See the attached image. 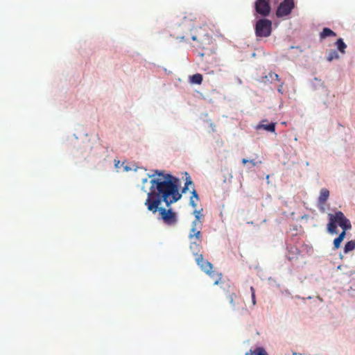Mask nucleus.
<instances>
[{
	"label": "nucleus",
	"mask_w": 355,
	"mask_h": 355,
	"mask_svg": "<svg viewBox=\"0 0 355 355\" xmlns=\"http://www.w3.org/2000/svg\"><path fill=\"white\" fill-rule=\"evenodd\" d=\"M329 197V191L327 189L323 188L320 190L318 197V204L324 205Z\"/></svg>",
	"instance_id": "obj_11"
},
{
	"label": "nucleus",
	"mask_w": 355,
	"mask_h": 355,
	"mask_svg": "<svg viewBox=\"0 0 355 355\" xmlns=\"http://www.w3.org/2000/svg\"><path fill=\"white\" fill-rule=\"evenodd\" d=\"M282 87H283V83L281 84L280 87L278 89V92L280 93H282Z\"/></svg>",
	"instance_id": "obj_30"
},
{
	"label": "nucleus",
	"mask_w": 355,
	"mask_h": 355,
	"mask_svg": "<svg viewBox=\"0 0 355 355\" xmlns=\"http://www.w3.org/2000/svg\"><path fill=\"white\" fill-rule=\"evenodd\" d=\"M254 8L260 15L263 17L268 16L271 10L270 0H256Z\"/></svg>",
	"instance_id": "obj_8"
},
{
	"label": "nucleus",
	"mask_w": 355,
	"mask_h": 355,
	"mask_svg": "<svg viewBox=\"0 0 355 355\" xmlns=\"http://www.w3.org/2000/svg\"><path fill=\"white\" fill-rule=\"evenodd\" d=\"M248 162H249V160L246 159H243L242 160V163L243 164H246Z\"/></svg>",
	"instance_id": "obj_29"
},
{
	"label": "nucleus",
	"mask_w": 355,
	"mask_h": 355,
	"mask_svg": "<svg viewBox=\"0 0 355 355\" xmlns=\"http://www.w3.org/2000/svg\"><path fill=\"white\" fill-rule=\"evenodd\" d=\"M191 36L192 40L198 42L197 47L206 51L200 53L201 57L215 53L216 49V44L212 37L207 33L205 28L200 26L191 29Z\"/></svg>",
	"instance_id": "obj_2"
},
{
	"label": "nucleus",
	"mask_w": 355,
	"mask_h": 355,
	"mask_svg": "<svg viewBox=\"0 0 355 355\" xmlns=\"http://www.w3.org/2000/svg\"><path fill=\"white\" fill-rule=\"evenodd\" d=\"M249 162H250V164H252V166H256V162L254 160H250L249 161Z\"/></svg>",
	"instance_id": "obj_32"
},
{
	"label": "nucleus",
	"mask_w": 355,
	"mask_h": 355,
	"mask_svg": "<svg viewBox=\"0 0 355 355\" xmlns=\"http://www.w3.org/2000/svg\"><path fill=\"white\" fill-rule=\"evenodd\" d=\"M355 249V240H352L348 241L344 248V252L348 253L350 251H352Z\"/></svg>",
	"instance_id": "obj_17"
},
{
	"label": "nucleus",
	"mask_w": 355,
	"mask_h": 355,
	"mask_svg": "<svg viewBox=\"0 0 355 355\" xmlns=\"http://www.w3.org/2000/svg\"><path fill=\"white\" fill-rule=\"evenodd\" d=\"M250 355H268L263 347H257L250 351Z\"/></svg>",
	"instance_id": "obj_18"
},
{
	"label": "nucleus",
	"mask_w": 355,
	"mask_h": 355,
	"mask_svg": "<svg viewBox=\"0 0 355 355\" xmlns=\"http://www.w3.org/2000/svg\"><path fill=\"white\" fill-rule=\"evenodd\" d=\"M336 46H337V49H338V51H340L342 53H345V49L347 48V45L345 44V43L343 42V40L341 39V38H339L336 42Z\"/></svg>",
	"instance_id": "obj_16"
},
{
	"label": "nucleus",
	"mask_w": 355,
	"mask_h": 355,
	"mask_svg": "<svg viewBox=\"0 0 355 355\" xmlns=\"http://www.w3.org/2000/svg\"><path fill=\"white\" fill-rule=\"evenodd\" d=\"M150 187L144 202L148 211L153 214L159 212V218L164 224L173 226L178 222L175 212L171 209H166L159 205L162 202L167 207L179 200L182 195L179 192V180L170 174H164L163 171H155V173L149 175Z\"/></svg>",
	"instance_id": "obj_1"
},
{
	"label": "nucleus",
	"mask_w": 355,
	"mask_h": 355,
	"mask_svg": "<svg viewBox=\"0 0 355 355\" xmlns=\"http://www.w3.org/2000/svg\"><path fill=\"white\" fill-rule=\"evenodd\" d=\"M202 210H194L193 214L195 216L196 219L194 220H200V218L202 216L201 214Z\"/></svg>",
	"instance_id": "obj_22"
},
{
	"label": "nucleus",
	"mask_w": 355,
	"mask_h": 355,
	"mask_svg": "<svg viewBox=\"0 0 355 355\" xmlns=\"http://www.w3.org/2000/svg\"><path fill=\"white\" fill-rule=\"evenodd\" d=\"M343 240L340 238L337 237L334 240V249H338L340 247V244Z\"/></svg>",
	"instance_id": "obj_21"
},
{
	"label": "nucleus",
	"mask_w": 355,
	"mask_h": 355,
	"mask_svg": "<svg viewBox=\"0 0 355 355\" xmlns=\"http://www.w3.org/2000/svg\"><path fill=\"white\" fill-rule=\"evenodd\" d=\"M201 230H198V232H196V234L194 236V239L193 241H196L199 242H202V233Z\"/></svg>",
	"instance_id": "obj_20"
},
{
	"label": "nucleus",
	"mask_w": 355,
	"mask_h": 355,
	"mask_svg": "<svg viewBox=\"0 0 355 355\" xmlns=\"http://www.w3.org/2000/svg\"><path fill=\"white\" fill-rule=\"evenodd\" d=\"M339 58V55L338 53L334 51V50H332L331 51L329 54H328V56H327V60L329 62H331L333 60H337Z\"/></svg>",
	"instance_id": "obj_19"
},
{
	"label": "nucleus",
	"mask_w": 355,
	"mask_h": 355,
	"mask_svg": "<svg viewBox=\"0 0 355 355\" xmlns=\"http://www.w3.org/2000/svg\"><path fill=\"white\" fill-rule=\"evenodd\" d=\"M329 222L327 224V231L331 234H336L338 233L337 226L344 224L347 220V218L344 214L340 211H336L335 214H329Z\"/></svg>",
	"instance_id": "obj_4"
},
{
	"label": "nucleus",
	"mask_w": 355,
	"mask_h": 355,
	"mask_svg": "<svg viewBox=\"0 0 355 355\" xmlns=\"http://www.w3.org/2000/svg\"><path fill=\"white\" fill-rule=\"evenodd\" d=\"M295 7V3L293 0H284L279 5L276 15L277 17H284L291 14L292 10Z\"/></svg>",
	"instance_id": "obj_6"
},
{
	"label": "nucleus",
	"mask_w": 355,
	"mask_h": 355,
	"mask_svg": "<svg viewBox=\"0 0 355 355\" xmlns=\"http://www.w3.org/2000/svg\"><path fill=\"white\" fill-rule=\"evenodd\" d=\"M195 260L200 269L209 275L211 277L215 278V276H216L214 285L218 284L222 278V275L221 274L216 273L212 270L213 265L207 260L204 259L203 255H198V257L195 258Z\"/></svg>",
	"instance_id": "obj_3"
},
{
	"label": "nucleus",
	"mask_w": 355,
	"mask_h": 355,
	"mask_svg": "<svg viewBox=\"0 0 355 355\" xmlns=\"http://www.w3.org/2000/svg\"><path fill=\"white\" fill-rule=\"evenodd\" d=\"M190 205L194 208L196 207V202L194 200L193 198H191L190 199Z\"/></svg>",
	"instance_id": "obj_27"
},
{
	"label": "nucleus",
	"mask_w": 355,
	"mask_h": 355,
	"mask_svg": "<svg viewBox=\"0 0 355 355\" xmlns=\"http://www.w3.org/2000/svg\"><path fill=\"white\" fill-rule=\"evenodd\" d=\"M114 162H115V167H116V168H119V164H120V161H119V160H116V159H115V160H114Z\"/></svg>",
	"instance_id": "obj_28"
},
{
	"label": "nucleus",
	"mask_w": 355,
	"mask_h": 355,
	"mask_svg": "<svg viewBox=\"0 0 355 355\" xmlns=\"http://www.w3.org/2000/svg\"><path fill=\"white\" fill-rule=\"evenodd\" d=\"M191 198H193V199L195 198L196 201L199 200L198 195L195 189L193 190L192 196Z\"/></svg>",
	"instance_id": "obj_26"
},
{
	"label": "nucleus",
	"mask_w": 355,
	"mask_h": 355,
	"mask_svg": "<svg viewBox=\"0 0 355 355\" xmlns=\"http://www.w3.org/2000/svg\"><path fill=\"white\" fill-rule=\"evenodd\" d=\"M256 129L257 130L264 129L268 132H274L275 131V123H270V124H268V125H264V124L260 123L257 125Z\"/></svg>",
	"instance_id": "obj_14"
},
{
	"label": "nucleus",
	"mask_w": 355,
	"mask_h": 355,
	"mask_svg": "<svg viewBox=\"0 0 355 355\" xmlns=\"http://www.w3.org/2000/svg\"><path fill=\"white\" fill-rule=\"evenodd\" d=\"M201 243L202 242H199V241H191V243H190V250L192 252V254H193V256H195V258H197L198 257V255H202V254L201 253V250H202V245H201Z\"/></svg>",
	"instance_id": "obj_9"
},
{
	"label": "nucleus",
	"mask_w": 355,
	"mask_h": 355,
	"mask_svg": "<svg viewBox=\"0 0 355 355\" xmlns=\"http://www.w3.org/2000/svg\"><path fill=\"white\" fill-rule=\"evenodd\" d=\"M202 80V76L200 73H196L190 77V81L193 84L200 85Z\"/></svg>",
	"instance_id": "obj_15"
},
{
	"label": "nucleus",
	"mask_w": 355,
	"mask_h": 355,
	"mask_svg": "<svg viewBox=\"0 0 355 355\" xmlns=\"http://www.w3.org/2000/svg\"><path fill=\"white\" fill-rule=\"evenodd\" d=\"M125 170L128 171V167L127 166H125Z\"/></svg>",
	"instance_id": "obj_33"
},
{
	"label": "nucleus",
	"mask_w": 355,
	"mask_h": 355,
	"mask_svg": "<svg viewBox=\"0 0 355 355\" xmlns=\"http://www.w3.org/2000/svg\"><path fill=\"white\" fill-rule=\"evenodd\" d=\"M340 227L342 228L343 231L338 237L343 241L346 235V232L352 228V225L349 220L347 219L344 224L340 225Z\"/></svg>",
	"instance_id": "obj_12"
},
{
	"label": "nucleus",
	"mask_w": 355,
	"mask_h": 355,
	"mask_svg": "<svg viewBox=\"0 0 355 355\" xmlns=\"http://www.w3.org/2000/svg\"><path fill=\"white\" fill-rule=\"evenodd\" d=\"M269 76H270V78L272 80H275L277 81H280V78H279V75L277 73H275V72H270L269 73Z\"/></svg>",
	"instance_id": "obj_23"
},
{
	"label": "nucleus",
	"mask_w": 355,
	"mask_h": 355,
	"mask_svg": "<svg viewBox=\"0 0 355 355\" xmlns=\"http://www.w3.org/2000/svg\"><path fill=\"white\" fill-rule=\"evenodd\" d=\"M227 299L234 311H240L246 310L243 300L241 297L236 295V293H230L227 296Z\"/></svg>",
	"instance_id": "obj_7"
},
{
	"label": "nucleus",
	"mask_w": 355,
	"mask_h": 355,
	"mask_svg": "<svg viewBox=\"0 0 355 355\" xmlns=\"http://www.w3.org/2000/svg\"><path fill=\"white\" fill-rule=\"evenodd\" d=\"M336 33L329 28H324L322 31L320 33L321 40H324L327 37H336Z\"/></svg>",
	"instance_id": "obj_13"
},
{
	"label": "nucleus",
	"mask_w": 355,
	"mask_h": 355,
	"mask_svg": "<svg viewBox=\"0 0 355 355\" xmlns=\"http://www.w3.org/2000/svg\"><path fill=\"white\" fill-rule=\"evenodd\" d=\"M250 291L252 293V304L254 306L257 302H256V297H255V291H254V287L251 286Z\"/></svg>",
	"instance_id": "obj_24"
},
{
	"label": "nucleus",
	"mask_w": 355,
	"mask_h": 355,
	"mask_svg": "<svg viewBox=\"0 0 355 355\" xmlns=\"http://www.w3.org/2000/svg\"><path fill=\"white\" fill-rule=\"evenodd\" d=\"M272 33V21L268 19H259L255 24V34L259 37H268Z\"/></svg>",
	"instance_id": "obj_5"
},
{
	"label": "nucleus",
	"mask_w": 355,
	"mask_h": 355,
	"mask_svg": "<svg viewBox=\"0 0 355 355\" xmlns=\"http://www.w3.org/2000/svg\"><path fill=\"white\" fill-rule=\"evenodd\" d=\"M202 223L201 220H193L191 225V228L190 230L189 234V239L190 241H192L194 239V236L196 234V232H198V230L202 229Z\"/></svg>",
	"instance_id": "obj_10"
},
{
	"label": "nucleus",
	"mask_w": 355,
	"mask_h": 355,
	"mask_svg": "<svg viewBox=\"0 0 355 355\" xmlns=\"http://www.w3.org/2000/svg\"><path fill=\"white\" fill-rule=\"evenodd\" d=\"M193 184V182L191 181V180L190 177H189L188 178H187V181H186V182H185V186H184V187L183 188V192H184V191H185V190L188 189V186H189V184Z\"/></svg>",
	"instance_id": "obj_25"
},
{
	"label": "nucleus",
	"mask_w": 355,
	"mask_h": 355,
	"mask_svg": "<svg viewBox=\"0 0 355 355\" xmlns=\"http://www.w3.org/2000/svg\"><path fill=\"white\" fill-rule=\"evenodd\" d=\"M211 62H216L217 61V60H216V57H214V56H212V57H211Z\"/></svg>",
	"instance_id": "obj_31"
}]
</instances>
